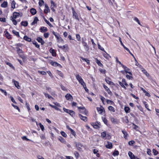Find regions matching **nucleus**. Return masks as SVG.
<instances>
[{"label":"nucleus","instance_id":"1","mask_svg":"<svg viewBox=\"0 0 159 159\" xmlns=\"http://www.w3.org/2000/svg\"><path fill=\"white\" fill-rule=\"evenodd\" d=\"M52 34L55 36L57 40H58L60 42L63 43V40L61 37H60V35L58 33H56L54 31L52 32Z\"/></svg>","mask_w":159,"mask_h":159},{"label":"nucleus","instance_id":"2","mask_svg":"<svg viewBox=\"0 0 159 159\" xmlns=\"http://www.w3.org/2000/svg\"><path fill=\"white\" fill-rule=\"evenodd\" d=\"M75 146L77 150L79 151H81L82 147H83V146L79 142H75Z\"/></svg>","mask_w":159,"mask_h":159},{"label":"nucleus","instance_id":"3","mask_svg":"<svg viewBox=\"0 0 159 159\" xmlns=\"http://www.w3.org/2000/svg\"><path fill=\"white\" fill-rule=\"evenodd\" d=\"M103 87L108 94L111 95H112V93L107 86L103 85Z\"/></svg>","mask_w":159,"mask_h":159},{"label":"nucleus","instance_id":"4","mask_svg":"<svg viewBox=\"0 0 159 159\" xmlns=\"http://www.w3.org/2000/svg\"><path fill=\"white\" fill-rule=\"evenodd\" d=\"M51 65L53 66L56 67H59L60 68L62 67V66L57 62L52 61L51 62Z\"/></svg>","mask_w":159,"mask_h":159},{"label":"nucleus","instance_id":"5","mask_svg":"<svg viewBox=\"0 0 159 159\" xmlns=\"http://www.w3.org/2000/svg\"><path fill=\"white\" fill-rule=\"evenodd\" d=\"M12 82L14 83V84L15 86L18 89H20V86L19 85V82L15 80L14 79H13L12 80Z\"/></svg>","mask_w":159,"mask_h":159},{"label":"nucleus","instance_id":"6","mask_svg":"<svg viewBox=\"0 0 159 159\" xmlns=\"http://www.w3.org/2000/svg\"><path fill=\"white\" fill-rule=\"evenodd\" d=\"M92 125L95 129H98L100 128V125L98 122L93 123Z\"/></svg>","mask_w":159,"mask_h":159},{"label":"nucleus","instance_id":"7","mask_svg":"<svg viewBox=\"0 0 159 159\" xmlns=\"http://www.w3.org/2000/svg\"><path fill=\"white\" fill-rule=\"evenodd\" d=\"M105 146L107 148L111 149L112 148V144L111 142H107Z\"/></svg>","mask_w":159,"mask_h":159},{"label":"nucleus","instance_id":"8","mask_svg":"<svg viewBox=\"0 0 159 159\" xmlns=\"http://www.w3.org/2000/svg\"><path fill=\"white\" fill-rule=\"evenodd\" d=\"M65 97L67 100H72L73 99L72 96L69 93H67L65 96Z\"/></svg>","mask_w":159,"mask_h":159},{"label":"nucleus","instance_id":"9","mask_svg":"<svg viewBox=\"0 0 159 159\" xmlns=\"http://www.w3.org/2000/svg\"><path fill=\"white\" fill-rule=\"evenodd\" d=\"M36 40L38 41L41 43V44L42 45L44 44L45 43L44 41H43V39L40 37H38Z\"/></svg>","mask_w":159,"mask_h":159},{"label":"nucleus","instance_id":"10","mask_svg":"<svg viewBox=\"0 0 159 159\" xmlns=\"http://www.w3.org/2000/svg\"><path fill=\"white\" fill-rule=\"evenodd\" d=\"M79 117L83 120L85 122L87 121V118L86 116H82L81 115L79 114Z\"/></svg>","mask_w":159,"mask_h":159},{"label":"nucleus","instance_id":"11","mask_svg":"<svg viewBox=\"0 0 159 159\" xmlns=\"http://www.w3.org/2000/svg\"><path fill=\"white\" fill-rule=\"evenodd\" d=\"M78 109L80 110H82L84 111V112L85 113V114L86 115H87L88 114V111L86 110V109L84 107H78Z\"/></svg>","mask_w":159,"mask_h":159},{"label":"nucleus","instance_id":"12","mask_svg":"<svg viewBox=\"0 0 159 159\" xmlns=\"http://www.w3.org/2000/svg\"><path fill=\"white\" fill-rule=\"evenodd\" d=\"M39 30L40 32L42 33H44L46 32L47 31V29L46 27L42 26L40 27Z\"/></svg>","mask_w":159,"mask_h":159},{"label":"nucleus","instance_id":"13","mask_svg":"<svg viewBox=\"0 0 159 159\" xmlns=\"http://www.w3.org/2000/svg\"><path fill=\"white\" fill-rule=\"evenodd\" d=\"M82 44H83L85 50L86 51H88L89 49V48L87 43L86 42H85Z\"/></svg>","mask_w":159,"mask_h":159},{"label":"nucleus","instance_id":"14","mask_svg":"<svg viewBox=\"0 0 159 159\" xmlns=\"http://www.w3.org/2000/svg\"><path fill=\"white\" fill-rule=\"evenodd\" d=\"M38 21H39V20L38 17H35L34 18L33 21L31 23V25H33L36 24Z\"/></svg>","mask_w":159,"mask_h":159},{"label":"nucleus","instance_id":"15","mask_svg":"<svg viewBox=\"0 0 159 159\" xmlns=\"http://www.w3.org/2000/svg\"><path fill=\"white\" fill-rule=\"evenodd\" d=\"M73 16L74 18L77 20L79 21V19L78 17L77 14L74 11L73 12Z\"/></svg>","mask_w":159,"mask_h":159},{"label":"nucleus","instance_id":"16","mask_svg":"<svg viewBox=\"0 0 159 159\" xmlns=\"http://www.w3.org/2000/svg\"><path fill=\"white\" fill-rule=\"evenodd\" d=\"M50 52L52 53V55L53 56H56V53L55 52V50L52 48H50L49 50Z\"/></svg>","mask_w":159,"mask_h":159},{"label":"nucleus","instance_id":"17","mask_svg":"<svg viewBox=\"0 0 159 159\" xmlns=\"http://www.w3.org/2000/svg\"><path fill=\"white\" fill-rule=\"evenodd\" d=\"M128 155L131 159H134L135 157L134 154L131 152H129Z\"/></svg>","mask_w":159,"mask_h":159},{"label":"nucleus","instance_id":"18","mask_svg":"<svg viewBox=\"0 0 159 159\" xmlns=\"http://www.w3.org/2000/svg\"><path fill=\"white\" fill-rule=\"evenodd\" d=\"M30 12L32 15H34L36 13L37 11L36 9L34 8H32L30 9Z\"/></svg>","mask_w":159,"mask_h":159},{"label":"nucleus","instance_id":"19","mask_svg":"<svg viewBox=\"0 0 159 159\" xmlns=\"http://www.w3.org/2000/svg\"><path fill=\"white\" fill-rule=\"evenodd\" d=\"M58 139L61 143H64V144H66V140L62 137H60L58 138Z\"/></svg>","mask_w":159,"mask_h":159},{"label":"nucleus","instance_id":"20","mask_svg":"<svg viewBox=\"0 0 159 159\" xmlns=\"http://www.w3.org/2000/svg\"><path fill=\"white\" fill-rule=\"evenodd\" d=\"M20 14L18 12H14L13 13V17L14 18L16 19L19 15Z\"/></svg>","mask_w":159,"mask_h":159},{"label":"nucleus","instance_id":"21","mask_svg":"<svg viewBox=\"0 0 159 159\" xmlns=\"http://www.w3.org/2000/svg\"><path fill=\"white\" fill-rule=\"evenodd\" d=\"M110 120L111 121L115 124H116L117 123V120L116 119L114 118L113 117H111L110 118Z\"/></svg>","mask_w":159,"mask_h":159},{"label":"nucleus","instance_id":"22","mask_svg":"<svg viewBox=\"0 0 159 159\" xmlns=\"http://www.w3.org/2000/svg\"><path fill=\"white\" fill-rule=\"evenodd\" d=\"M105 53L103 54V56L107 59H109V58H111V57L107 53L105 52Z\"/></svg>","mask_w":159,"mask_h":159},{"label":"nucleus","instance_id":"23","mask_svg":"<svg viewBox=\"0 0 159 159\" xmlns=\"http://www.w3.org/2000/svg\"><path fill=\"white\" fill-rule=\"evenodd\" d=\"M1 6L2 7L5 8L7 6V1H4L1 5Z\"/></svg>","mask_w":159,"mask_h":159},{"label":"nucleus","instance_id":"24","mask_svg":"<svg viewBox=\"0 0 159 159\" xmlns=\"http://www.w3.org/2000/svg\"><path fill=\"white\" fill-rule=\"evenodd\" d=\"M24 39L29 42H30L31 41V38H29L27 36H25L23 38Z\"/></svg>","mask_w":159,"mask_h":159},{"label":"nucleus","instance_id":"25","mask_svg":"<svg viewBox=\"0 0 159 159\" xmlns=\"http://www.w3.org/2000/svg\"><path fill=\"white\" fill-rule=\"evenodd\" d=\"M20 24L21 25L25 27L28 25V23L27 21H22Z\"/></svg>","mask_w":159,"mask_h":159},{"label":"nucleus","instance_id":"26","mask_svg":"<svg viewBox=\"0 0 159 159\" xmlns=\"http://www.w3.org/2000/svg\"><path fill=\"white\" fill-rule=\"evenodd\" d=\"M11 20L12 21L13 23L15 25H16L17 24V22L15 20V19L12 16L11 17Z\"/></svg>","mask_w":159,"mask_h":159},{"label":"nucleus","instance_id":"27","mask_svg":"<svg viewBox=\"0 0 159 159\" xmlns=\"http://www.w3.org/2000/svg\"><path fill=\"white\" fill-rule=\"evenodd\" d=\"M12 32L17 37H20V36L19 35V32L16 31L15 30H13Z\"/></svg>","mask_w":159,"mask_h":159},{"label":"nucleus","instance_id":"28","mask_svg":"<svg viewBox=\"0 0 159 159\" xmlns=\"http://www.w3.org/2000/svg\"><path fill=\"white\" fill-rule=\"evenodd\" d=\"M43 19L44 21L46 22V23L50 27H52V25L44 17H43Z\"/></svg>","mask_w":159,"mask_h":159},{"label":"nucleus","instance_id":"29","mask_svg":"<svg viewBox=\"0 0 159 159\" xmlns=\"http://www.w3.org/2000/svg\"><path fill=\"white\" fill-rule=\"evenodd\" d=\"M82 85L84 88V87L86 86L84 82V81L82 79L81 80H79L78 81Z\"/></svg>","mask_w":159,"mask_h":159},{"label":"nucleus","instance_id":"30","mask_svg":"<svg viewBox=\"0 0 159 159\" xmlns=\"http://www.w3.org/2000/svg\"><path fill=\"white\" fill-rule=\"evenodd\" d=\"M16 48L17 49V52L19 55L23 52V51L18 47H16Z\"/></svg>","mask_w":159,"mask_h":159},{"label":"nucleus","instance_id":"31","mask_svg":"<svg viewBox=\"0 0 159 159\" xmlns=\"http://www.w3.org/2000/svg\"><path fill=\"white\" fill-rule=\"evenodd\" d=\"M43 94H44L46 98H48V99H53V98L51 96H50L49 94H48V93H47L45 92H44Z\"/></svg>","mask_w":159,"mask_h":159},{"label":"nucleus","instance_id":"32","mask_svg":"<svg viewBox=\"0 0 159 159\" xmlns=\"http://www.w3.org/2000/svg\"><path fill=\"white\" fill-rule=\"evenodd\" d=\"M35 45V46L38 48H39V44H38V43H37V42L35 40H34L32 42Z\"/></svg>","mask_w":159,"mask_h":159},{"label":"nucleus","instance_id":"33","mask_svg":"<svg viewBox=\"0 0 159 159\" xmlns=\"http://www.w3.org/2000/svg\"><path fill=\"white\" fill-rule=\"evenodd\" d=\"M124 110L126 113H129L130 111V108L128 107H125L124 108Z\"/></svg>","mask_w":159,"mask_h":159},{"label":"nucleus","instance_id":"34","mask_svg":"<svg viewBox=\"0 0 159 159\" xmlns=\"http://www.w3.org/2000/svg\"><path fill=\"white\" fill-rule=\"evenodd\" d=\"M16 3L14 1H13L11 3V7L13 9L15 8Z\"/></svg>","mask_w":159,"mask_h":159},{"label":"nucleus","instance_id":"35","mask_svg":"<svg viewBox=\"0 0 159 159\" xmlns=\"http://www.w3.org/2000/svg\"><path fill=\"white\" fill-rule=\"evenodd\" d=\"M122 132L123 133V134H124V137L125 139H126L127 136L128 134L127 133V132L123 130L122 131Z\"/></svg>","mask_w":159,"mask_h":159},{"label":"nucleus","instance_id":"36","mask_svg":"<svg viewBox=\"0 0 159 159\" xmlns=\"http://www.w3.org/2000/svg\"><path fill=\"white\" fill-rule=\"evenodd\" d=\"M108 109L109 110L111 111H112L113 112H114L115 111V110L114 108L111 106H109L108 107Z\"/></svg>","mask_w":159,"mask_h":159},{"label":"nucleus","instance_id":"37","mask_svg":"<svg viewBox=\"0 0 159 159\" xmlns=\"http://www.w3.org/2000/svg\"><path fill=\"white\" fill-rule=\"evenodd\" d=\"M74 154L76 159H78L79 157V154L77 151H75L74 152Z\"/></svg>","mask_w":159,"mask_h":159},{"label":"nucleus","instance_id":"38","mask_svg":"<svg viewBox=\"0 0 159 159\" xmlns=\"http://www.w3.org/2000/svg\"><path fill=\"white\" fill-rule=\"evenodd\" d=\"M106 102L107 104H109L110 105H112L114 103L112 101L108 99H107Z\"/></svg>","mask_w":159,"mask_h":159},{"label":"nucleus","instance_id":"39","mask_svg":"<svg viewBox=\"0 0 159 159\" xmlns=\"http://www.w3.org/2000/svg\"><path fill=\"white\" fill-rule=\"evenodd\" d=\"M51 7H56V5L55 3L53 1H51Z\"/></svg>","mask_w":159,"mask_h":159},{"label":"nucleus","instance_id":"40","mask_svg":"<svg viewBox=\"0 0 159 159\" xmlns=\"http://www.w3.org/2000/svg\"><path fill=\"white\" fill-rule=\"evenodd\" d=\"M6 63L7 65H8L11 68L14 69V66H13L12 65L11 63L7 62H6Z\"/></svg>","mask_w":159,"mask_h":159},{"label":"nucleus","instance_id":"41","mask_svg":"<svg viewBox=\"0 0 159 159\" xmlns=\"http://www.w3.org/2000/svg\"><path fill=\"white\" fill-rule=\"evenodd\" d=\"M39 125L40 126V128L43 131L44 130V128L43 125H42L41 123H39Z\"/></svg>","mask_w":159,"mask_h":159},{"label":"nucleus","instance_id":"42","mask_svg":"<svg viewBox=\"0 0 159 159\" xmlns=\"http://www.w3.org/2000/svg\"><path fill=\"white\" fill-rule=\"evenodd\" d=\"M6 37L8 39H10L11 38V36L10 34L8 32H7L5 34Z\"/></svg>","mask_w":159,"mask_h":159},{"label":"nucleus","instance_id":"43","mask_svg":"<svg viewBox=\"0 0 159 159\" xmlns=\"http://www.w3.org/2000/svg\"><path fill=\"white\" fill-rule=\"evenodd\" d=\"M76 79L78 81H79V80H81L82 79V78L79 75H76Z\"/></svg>","mask_w":159,"mask_h":159},{"label":"nucleus","instance_id":"44","mask_svg":"<svg viewBox=\"0 0 159 159\" xmlns=\"http://www.w3.org/2000/svg\"><path fill=\"white\" fill-rule=\"evenodd\" d=\"M97 110L98 112L99 113H101L102 112L103 110L101 108H99V107H97Z\"/></svg>","mask_w":159,"mask_h":159},{"label":"nucleus","instance_id":"45","mask_svg":"<svg viewBox=\"0 0 159 159\" xmlns=\"http://www.w3.org/2000/svg\"><path fill=\"white\" fill-rule=\"evenodd\" d=\"M61 134L64 137H67V135L66 134L64 131H61Z\"/></svg>","mask_w":159,"mask_h":159},{"label":"nucleus","instance_id":"46","mask_svg":"<svg viewBox=\"0 0 159 159\" xmlns=\"http://www.w3.org/2000/svg\"><path fill=\"white\" fill-rule=\"evenodd\" d=\"M81 59L83 61H85L88 64H89L90 61L88 60L87 59L84 58L83 57H81Z\"/></svg>","mask_w":159,"mask_h":159},{"label":"nucleus","instance_id":"47","mask_svg":"<svg viewBox=\"0 0 159 159\" xmlns=\"http://www.w3.org/2000/svg\"><path fill=\"white\" fill-rule=\"evenodd\" d=\"M38 72L43 75H45L46 74V72L45 71H41L40 70H38Z\"/></svg>","mask_w":159,"mask_h":159},{"label":"nucleus","instance_id":"48","mask_svg":"<svg viewBox=\"0 0 159 159\" xmlns=\"http://www.w3.org/2000/svg\"><path fill=\"white\" fill-rule=\"evenodd\" d=\"M76 38L77 39V40L79 41H80V34H76Z\"/></svg>","mask_w":159,"mask_h":159},{"label":"nucleus","instance_id":"49","mask_svg":"<svg viewBox=\"0 0 159 159\" xmlns=\"http://www.w3.org/2000/svg\"><path fill=\"white\" fill-rule=\"evenodd\" d=\"M70 111L69 114L71 116H73L75 115V112L72 111L70 110Z\"/></svg>","mask_w":159,"mask_h":159},{"label":"nucleus","instance_id":"50","mask_svg":"<svg viewBox=\"0 0 159 159\" xmlns=\"http://www.w3.org/2000/svg\"><path fill=\"white\" fill-rule=\"evenodd\" d=\"M142 71L147 77H148L149 76V74L146 71V70H142Z\"/></svg>","mask_w":159,"mask_h":159},{"label":"nucleus","instance_id":"51","mask_svg":"<svg viewBox=\"0 0 159 159\" xmlns=\"http://www.w3.org/2000/svg\"><path fill=\"white\" fill-rule=\"evenodd\" d=\"M106 134L105 132H103L101 133V136L103 138L105 137L106 136Z\"/></svg>","mask_w":159,"mask_h":159},{"label":"nucleus","instance_id":"52","mask_svg":"<svg viewBox=\"0 0 159 159\" xmlns=\"http://www.w3.org/2000/svg\"><path fill=\"white\" fill-rule=\"evenodd\" d=\"M152 152L154 155H156L158 154V152L154 149H153Z\"/></svg>","mask_w":159,"mask_h":159},{"label":"nucleus","instance_id":"53","mask_svg":"<svg viewBox=\"0 0 159 159\" xmlns=\"http://www.w3.org/2000/svg\"><path fill=\"white\" fill-rule=\"evenodd\" d=\"M119 155V152L118 151H115L113 154L114 156H118Z\"/></svg>","mask_w":159,"mask_h":159},{"label":"nucleus","instance_id":"54","mask_svg":"<svg viewBox=\"0 0 159 159\" xmlns=\"http://www.w3.org/2000/svg\"><path fill=\"white\" fill-rule=\"evenodd\" d=\"M102 119L103 121L104 124L106 125H107L108 121H107V119L105 118H102Z\"/></svg>","mask_w":159,"mask_h":159},{"label":"nucleus","instance_id":"55","mask_svg":"<svg viewBox=\"0 0 159 159\" xmlns=\"http://www.w3.org/2000/svg\"><path fill=\"white\" fill-rule=\"evenodd\" d=\"M1 92L2 93H3L5 96H7V93L6 90L1 89Z\"/></svg>","mask_w":159,"mask_h":159},{"label":"nucleus","instance_id":"56","mask_svg":"<svg viewBox=\"0 0 159 159\" xmlns=\"http://www.w3.org/2000/svg\"><path fill=\"white\" fill-rule=\"evenodd\" d=\"M119 84L121 87H122L124 89H126V87L123 84L122 82H119Z\"/></svg>","mask_w":159,"mask_h":159},{"label":"nucleus","instance_id":"57","mask_svg":"<svg viewBox=\"0 0 159 159\" xmlns=\"http://www.w3.org/2000/svg\"><path fill=\"white\" fill-rule=\"evenodd\" d=\"M134 20L137 22V23L139 25H141L140 21L137 17H135V18L134 19Z\"/></svg>","mask_w":159,"mask_h":159},{"label":"nucleus","instance_id":"58","mask_svg":"<svg viewBox=\"0 0 159 159\" xmlns=\"http://www.w3.org/2000/svg\"><path fill=\"white\" fill-rule=\"evenodd\" d=\"M105 81H106V82L107 84H113V83L112 82L110 81L109 80H107V79H105Z\"/></svg>","mask_w":159,"mask_h":159},{"label":"nucleus","instance_id":"59","mask_svg":"<svg viewBox=\"0 0 159 159\" xmlns=\"http://www.w3.org/2000/svg\"><path fill=\"white\" fill-rule=\"evenodd\" d=\"M63 110L65 112H66L68 113V114L69 113L70 111V110H69L68 109H66L65 108H63Z\"/></svg>","mask_w":159,"mask_h":159},{"label":"nucleus","instance_id":"60","mask_svg":"<svg viewBox=\"0 0 159 159\" xmlns=\"http://www.w3.org/2000/svg\"><path fill=\"white\" fill-rule=\"evenodd\" d=\"M98 48L99 49H100L102 51H104V52H105V51L104 50V49L102 47L100 44H98Z\"/></svg>","mask_w":159,"mask_h":159},{"label":"nucleus","instance_id":"61","mask_svg":"<svg viewBox=\"0 0 159 159\" xmlns=\"http://www.w3.org/2000/svg\"><path fill=\"white\" fill-rule=\"evenodd\" d=\"M100 98L102 102L104 104V100L105 99V98L102 96H100Z\"/></svg>","mask_w":159,"mask_h":159},{"label":"nucleus","instance_id":"62","mask_svg":"<svg viewBox=\"0 0 159 159\" xmlns=\"http://www.w3.org/2000/svg\"><path fill=\"white\" fill-rule=\"evenodd\" d=\"M50 9H49V10H48L46 8H45L44 10V13L45 14H47L48 13V12H50Z\"/></svg>","mask_w":159,"mask_h":159},{"label":"nucleus","instance_id":"63","mask_svg":"<svg viewBox=\"0 0 159 159\" xmlns=\"http://www.w3.org/2000/svg\"><path fill=\"white\" fill-rule=\"evenodd\" d=\"M49 35V34L48 33H45L44 34V36L46 38H48Z\"/></svg>","mask_w":159,"mask_h":159},{"label":"nucleus","instance_id":"64","mask_svg":"<svg viewBox=\"0 0 159 159\" xmlns=\"http://www.w3.org/2000/svg\"><path fill=\"white\" fill-rule=\"evenodd\" d=\"M96 62L100 66H101L102 65V64L100 62V61L97 59V60Z\"/></svg>","mask_w":159,"mask_h":159}]
</instances>
